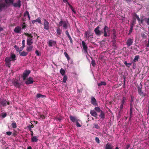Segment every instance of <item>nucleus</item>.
Instances as JSON below:
<instances>
[{
    "label": "nucleus",
    "instance_id": "nucleus-22",
    "mask_svg": "<svg viewBox=\"0 0 149 149\" xmlns=\"http://www.w3.org/2000/svg\"><path fill=\"white\" fill-rule=\"evenodd\" d=\"M99 116L101 118L104 120L105 118V114L104 112L102 111L100 112V114Z\"/></svg>",
    "mask_w": 149,
    "mask_h": 149
},
{
    "label": "nucleus",
    "instance_id": "nucleus-8",
    "mask_svg": "<svg viewBox=\"0 0 149 149\" xmlns=\"http://www.w3.org/2000/svg\"><path fill=\"white\" fill-rule=\"evenodd\" d=\"M26 80L25 81V83L26 85L32 84L34 82L33 78L31 77H29V78Z\"/></svg>",
    "mask_w": 149,
    "mask_h": 149
},
{
    "label": "nucleus",
    "instance_id": "nucleus-42",
    "mask_svg": "<svg viewBox=\"0 0 149 149\" xmlns=\"http://www.w3.org/2000/svg\"><path fill=\"white\" fill-rule=\"evenodd\" d=\"M67 79V76L66 75H64L63 79V81L64 83H65L66 82Z\"/></svg>",
    "mask_w": 149,
    "mask_h": 149
},
{
    "label": "nucleus",
    "instance_id": "nucleus-10",
    "mask_svg": "<svg viewBox=\"0 0 149 149\" xmlns=\"http://www.w3.org/2000/svg\"><path fill=\"white\" fill-rule=\"evenodd\" d=\"M6 103L8 105H9L10 104L9 102L7 101L6 99H0V104L3 106H6Z\"/></svg>",
    "mask_w": 149,
    "mask_h": 149
},
{
    "label": "nucleus",
    "instance_id": "nucleus-5",
    "mask_svg": "<svg viewBox=\"0 0 149 149\" xmlns=\"http://www.w3.org/2000/svg\"><path fill=\"white\" fill-rule=\"evenodd\" d=\"M31 73V71L30 70H25L23 74L22 77L23 78V80H25L26 78L28 77L29 74Z\"/></svg>",
    "mask_w": 149,
    "mask_h": 149
},
{
    "label": "nucleus",
    "instance_id": "nucleus-17",
    "mask_svg": "<svg viewBox=\"0 0 149 149\" xmlns=\"http://www.w3.org/2000/svg\"><path fill=\"white\" fill-rule=\"evenodd\" d=\"M91 103L94 106H96L97 105L95 99L93 97L91 98Z\"/></svg>",
    "mask_w": 149,
    "mask_h": 149
},
{
    "label": "nucleus",
    "instance_id": "nucleus-12",
    "mask_svg": "<svg viewBox=\"0 0 149 149\" xmlns=\"http://www.w3.org/2000/svg\"><path fill=\"white\" fill-rule=\"evenodd\" d=\"M81 42L82 47L84 51L85 52H86L87 54H88V47L87 45L86 44L85 42L84 41H82Z\"/></svg>",
    "mask_w": 149,
    "mask_h": 149
},
{
    "label": "nucleus",
    "instance_id": "nucleus-14",
    "mask_svg": "<svg viewBox=\"0 0 149 149\" xmlns=\"http://www.w3.org/2000/svg\"><path fill=\"white\" fill-rule=\"evenodd\" d=\"M133 39H132L131 38H129L127 41L126 44L128 47H129L132 45L133 43Z\"/></svg>",
    "mask_w": 149,
    "mask_h": 149
},
{
    "label": "nucleus",
    "instance_id": "nucleus-35",
    "mask_svg": "<svg viewBox=\"0 0 149 149\" xmlns=\"http://www.w3.org/2000/svg\"><path fill=\"white\" fill-rule=\"evenodd\" d=\"M60 73L63 76L65 75V71L62 68H61L60 71Z\"/></svg>",
    "mask_w": 149,
    "mask_h": 149
},
{
    "label": "nucleus",
    "instance_id": "nucleus-45",
    "mask_svg": "<svg viewBox=\"0 0 149 149\" xmlns=\"http://www.w3.org/2000/svg\"><path fill=\"white\" fill-rule=\"evenodd\" d=\"M7 114L6 112H2L1 113V115L3 118H5L7 116Z\"/></svg>",
    "mask_w": 149,
    "mask_h": 149
},
{
    "label": "nucleus",
    "instance_id": "nucleus-11",
    "mask_svg": "<svg viewBox=\"0 0 149 149\" xmlns=\"http://www.w3.org/2000/svg\"><path fill=\"white\" fill-rule=\"evenodd\" d=\"M99 29L100 27L98 26L94 30L97 36H100L102 34V31L100 30Z\"/></svg>",
    "mask_w": 149,
    "mask_h": 149
},
{
    "label": "nucleus",
    "instance_id": "nucleus-49",
    "mask_svg": "<svg viewBox=\"0 0 149 149\" xmlns=\"http://www.w3.org/2000/svg\"><path fill=\"white\" fill-rule=\"evenodd\" d=\"M29 15V12L27 10L26 11L24 14V16H28V15Z\"/></svg>",
    "mask_w": 149,
    "mask_h": 149
},
{
    "label": "nucleus",
    "instance_id": "nucleus-40",
    "mask_svg": "<svg viewBox=\"0 0 149 149\" xmlns=\"http://www.w3.org/2000/svg\"><path fill=\"white\" fill-rule=\"evenodd\" d=\"M126 98L125 97L123 96L122 99L121 101V102L124 104L125 103Z\"/></svg>",
    "mask_w": 149,
    "mask_h": 149
},
{
    "label": "nucleus",
    "instance_id": "nucleus-60",
    "mask_svg": "<svg viewBox=\"0 0 149 149\" xmlns=\"http://www.w3.org/2000/svg\"><path fill=\"white\" fill-rule=\"evenodd\" d=\"M56 120H58L59 121H60L61 120V119L60 118H56Z\"/></svg>",
    "mask_w": 149,
    "mask_h": 149
},
{
    "label": "nucleus",
    "instance_id": "nucleus-2",
    "mask_svg": "<svg viewBox=\"0 0 149 149\" xmlns=\"http://www.w3.org/2000/svg\"><path fill=\"white\" fill-rule=\"evenodd\" d=\"M103 31H102V33H103L105 37L110 36V31L109 28L106 25L104 26L103 29Z\"/></svg>",
    "mask_w": 149,
    "mask_h": 149
},
{
    "label": "nucleus",
    "instance_id": "nucleus-57",
    "mask_svg": "<svg viewBox=\"0 0 149 149\" xmlns=\"http://www.w3.org/2000/svg\"><path fill=\"white\" fill-rule=\"evenodd\" d=\"M25 40H23L22 41V46H25Z\"/></svg>",
    "mask_w": 149,
    "mask_h": 149
},
{
    "label": "nucleus",
    "instance_id": "nucleus-24",
    "mask_svg": "<svg viewBox=\"0 0 149 149\" xmlns=\"http://www.w3.org/2000/svg\"><path fill=\"white\" fill-rule=\"evenodd\" d=\"M105 149H113V147L109 143H107L105 146Z\"/></svg>",
    "mask_w": 149,
    "mask_h": 149
},
{
    "label": "nucleus",
    "instance_id": "nucleus-62",
    "mask_svg": "<svg viewBox=\"0 0 149 149\" xmlns=\"http://www.w3.org/2000/svg\"><path fill=\"white\" fill-rule=\"evenodd\" d=\"M71 10L75 14L76 13V11L74 10V8L73 7L72 8H71Z\"/></svg>",
    "mask_w": 149,
    "mask_h": 149
},
{
    "label": "nucleus",
    "instance_id": "nucleus-51",
    "mask_svg": "<svg viewBox=\"0 0 149 149\" xmlns=\"http://www.w3.org/2000/svg\"><path fill=\"white\" fill-rule=\"evenodd\" d=\"M65 33L69 38L71 37L70 36L68 30H67L65 31Z\"/></svg>",
    "mask_w": 149,
    "mask_h": 149
},
{
    "label": "nucleus",
    "instance_id": "nucleus-13",
    "mask_svg": "<svg viewBox=\"0 0 149 149\" xmlns=\"http://www.w3.org/2000/svg\"><path fill=\"white\" fill-rule=\"evenodd\" d=\"M12 5L15 7L20 8L21 6V1L20 0H18L17 2L13 3Z\"/></svg>",
    "mask_w": 149,
    "mask_h": 149
},
{
    "label": "nucleus",
    "instance_id": "nucleus-27",
    "mask_svg": "<svg viewBox=\"0 0 149 149\" xmlns=\"http://www.w3.org/2000/svg\"><path fill=\"white\" fill-rule=\"evenodd\" d=\"M107 85V83L105 81H101L100 83H97V85L98 86H105Z\"/></svg>",
    "mask_w": 149,
    "mask_h": 149
},
{
    "label": "nucleus",
    "instance_id": "nucleus-53",
    "mask_svg": "<svg viewBox=\"0 0 149 149\" xmlns=\"http://www.w3.org/2000/svg\"><path fill=\"white\" fill-rule=\"evenodd\" d=\"M95 141L96 142L98 143H100V140L99 138L97 137H96L95 138Z\"/></svg>",
    "mask_w": 149,
    "mask_h": 149
},
{
    "label": "nucleus",
    "instance_id": "nucleus-38",
    "mask_svg": "<svg viewBox=\"0 0 149 149\" xmlns=\"http://www.w3.org/2000/svg\"><path fill=\"white\" fill-rule=\"evenodd\" d=\"M45 97V95H42L40 93H38L36 95V97L37 98H39V97Z\"/></svg>",
    "mask_w": 149,
    "mask_h": 149
},
{
    "label": "nucleus",
    "instance_id": "nucleus-3",
    "mask_svg": "<svg viewBox=\"0 0 149 149\" xmlns=\"http://www.w3.org/2000/svg\"><path fill=\"white\" fill-rule=\"evenodd\" d=\"M69 24L68 22L63 21L62 19L59 23V26H62L63 29H67L68 28Z\"/></svg>",
    "mask_w": 149,
    "mask_h": 149
},
{
    "label": "nucleus",
    "instance_id": "nucleus-20",
    "mask_svg": "<svg viewBox=\"0 0 149 149\" xmlns=\"http://www.w3.org/2000/svg\"><path fill=\"white\" fill-rule=\"evenodd\" d=\"M36 22H38L39 24H41V21L40 19V18L39 17L36 20L32 21V23L34 24Z\"/></svg>",
    "mask_w": 149,
    "mask_h": 149
},
{
    "label": "nucleus",
    "instance_id": "nucleus-1",
    "mask_svg": "<svg viewBox=\"0 0 149 149\" xmlns=\"http://www.w3.org/2000/svg\"><path fill=\"white\" fill-rule=\"evenodd\" d=\"M24 34L26 36H28L27 40V44L28 46H30L33 44V36L31 34H30L27 33H24Z\"/></svg>",
    "mask_w": 149,
    "mask_h": 149
},
{
    "label": "nucleus",
    "instance_id": "nucleus-36",
    "mask_svg": "<svg viewBox=\"0 0 149 149\" xmlns=\"http://www.w3.org/2000/svg\"><path fill=\"white\" fill-rule=\"evenodd\" d=\"M139 58V55L136 56L133 60L134 62H136V61H138Z\"/></svg>",
    "mask_w": 149,
    "mask_h": 149
},
{
    "label": "nucleus",
    "instance_id": "nucleus-4",
    "mask_svg": "<svg viewBox=\"0 0 149 149\" xmlns=\"http://www.w3.org/2000/svg\"><path fill=\"white\" fill-rule=\"evenodd\" d=\"M43 26L44 29L46 30H49L50 27L49 23V22L45 19H43Z\"/></svg>",
    "mask_w": 149,
    "mask_h": 149
},
{
    "label": "nucleus",
    "instance_id": "nucleus-37",
    "mask_svg": "<svg viewBox=\"0 0 149 149\" xmlns=\"http://www.w3.org/2000/svg\"><path fill=\"white\" fill-rule=\"evenodd\" d=\"M91 59H92V61H91V64L94 67L96 65L95 62L94 60H93L92 59V57H91Z\"/></svg>",
    "mask_w": 149,
    "mask_h": 149
},
{
    "label": "nucleus",
    "instance_id": "nucleus-31",
    "mask_svg": "<svg viewBox=\"0 0 149 149\" xmlns=\"http://www.w3.org/2000/svg\"><path fill=\"white\" fill-rule=\"evenodd\" d=\"M14 0H5V3L6 4H8L9 3H11L12 4L13 3Z\"/></svg>",
    "mask_w": 149,
    "mask_h": 149
},
{
    "label": "nucleus",
    "instance_id": "nucleus-58",
    "mask_svg": "<svg viewBox=\"0 0 149 149\" xmlns=\"http://www.w3.org/2000/svg\"><path fill=\"white\" fill-rule=\"evenodd\" d=\"M24 46H22V47H21L20 48V50L19 51H18L19 52H20L21 51H22L24 48Z\"/></svg>",
    "mask_w": 149,
    "mask_h": 149
},
{
    "label": "nucleus",
    "instance_id": "nucleus-63",
    "mask_svg": "<svg viewBox=\"0 0 149 149\" xmlns=\"http://www.w3.org/2000/svg\"><path fill=\"white\" fill-rule=\"evenodd\" d=\"M146 46L147 47H149V38L148 40V43L146 45Z\"/></svg>",
    "mask_w": 149,
    "mask_h": 149
},
{
    "label": "nucleus",
    "instance_id": "nucleus-39",
    "mask_svg": "<svg viewBox=\"0 0 149 149\" xmlns=\"http://www.w3.org/2000/svg\"><path fill=\"white\" fill-rule=\"evenodd\" d=\"M64 54L65 57L67 58V60L68 61L70 59V57L68 56V53L66 52H65Z\"/></svg>",
    "mask_w": 149,
    "mask_h": 149
},
{
    "label": "nucleus",
    "instance_id": "nucleus-29",
    "mask_svg": "<svg viewBox=\"0 0 149 149\" xmlns=\"http://www.w3.org/2000/svg\"><path fill=\"white\" fill-rule=\"evenodd\" d=\"M85 37L86 38H88L89 37L92 38V36L91 35H89L87 31H86L85 33Z\"/></svg>",
    "mask_w": 149,
    "mask_h": 149
},
{
    "label": "nucleus",
    "instance_id": "nucleus-61",
    "mask_svg": "<svg viewBox=\"0 0 149 149\" xmlns=\"http://www.w3.org/2000/svg\"><path fill=\"white\" fill-rule=\"evenodd\" d=\"M67 3L70 8H72L73 7L68 2Z\"/></svg>",
    "mask_w": 149,
    "mask_h": 149
},
{
    "label": "nucleus",
    "instance_id": "nucleus-23",
    "mask_svg": "<svg viewBox=\"0 0 149 149\" xmlns=\"http://www.w3.org/2000/svg\"><path fill=\"white\" fill-rule=\"evenodd\" d=\"M12 61H14L16 60V55L15 54L11 53L10 54V57Z\"/></svg>",
    "mask_w": 149,
    "mask_h": 149
},
{
    "label": "nucleus",
    "instance_id": "nucleus-52",
    "mask_svg": "<svg viewBox=\"0 0 149 149\" xmlns=\"http://www.w3.org/2000/svg\"><path fill=\"white\" fill-rule=\"evenodd\" d=\"M35 53L36 54L37 56H39L40 55V53L38 51L36 50L35 51Z\"/></svg>",
    "mask_w": 149,
    "mask_h": 149
},
{
    "label": "nucleus",
    "instance_id": "nucleus-28",
    "mask_svg": "<svg viewBox=\"0 0 149 149\" xmlns=\"http://www.w3.org/2000/svg\"><path fill=\"white\" fill-rule=\"evenodd\" d=\"M31 141L32 142H37L38 141V139L37 137L36 136H33L31 139Z\"/></svg>",
    "mask_w": 149,
    "mask_h": 149
},
{
    "label": "nucleus",
    "instance_id": "nucleus-56",
    "mask_svg": "<svg viewBox=\"0 0 149 149\" xmlns=\"http://www.w3.org/2000/svg\"><path fill=\"white\" fill-rule=\"evenodd\" d=\"M6 133L8 136H10L12 134V132L10 131L7 132Z\"/></svg>",
    "mask_w": 149,
    "mask_h": 149
},
{
    "label": "nucleus",
    "instance_id": "nucleus-21",
    "mask_svg": "<svg viewBox=\"0 0 149 149\" xmlns=\"http://www.w3.org/2000/svg\"><path fill=\"white\" fill-rule=\"evenodd\" d=\"M70 118L71 120L73 123L76 122L78 120L75 117L72 116H70Z\"/></svg>",
    "mask_w": 149,
    "mask_h": 149
},
{
    "label": "nucleus",
    "instance_id": "nucleus-47",
    "mask_svg": "<svg viewBox=\"0 0 149 149\" xmlns=\"http://www.w3.org/2000/svg\"><path fill=\"white\" fill-rule=\"evenodd\" d=\"M26 24L25 22H23L22 24V29H25L26 26Z\"/></svg>",
    "mask_w": 149,
    "mask_h": 149
},
{
    "label": "nucleus",
    "instance_id": "nucleus-34",
    "mask_svg": "<svg viewBox=\"0 0 149 149\" xmlns=\"http://www.w3.org/2000/svg\"><path fill=\"white\" fill-rule=\"evenodd\" d=\"M95 110L97 112H100L102 110H101L100 107H95L94 108Z\"/></svg>",
    "mask_w": 149,
    "mask_h": 149
},
{
    "label": "nucleus",
    "instance_id": "nucleus-26",
    "mask_svg": "<svg viewBox=\"0 0 149 149\" xmlns=\"http://www.w3.org/2000/svg\"><path fill=\"white\" fill-rule=\"evenodd\" d=\"M33 48V47L32 45H31L28 46L26 48V51L28 52H30L32 51Z\"/></svg>",
    "mask_w": 149,
    "mask_h": 149
},
{
    "label": "nucleus",
    "instance_id": "nucleus-15",
    "mask_svg": "<svg viewBox=\"0 0 149 149\" xmlns=\"http://www.w3.org/2000/svg\"><path fill=\"white\" fill-rule=\"evenodd\" d=\"M138 91L139 94L142 97H143L145 96L146 94L142 91L141 88L140 87L138 88Z\"/></svg>",
    "mask_w": 149,
    "mask_h": 149
},
{
    "label": "nucleus",
    "instance_id": "nucleus-46",
    "mask_svg": "<svg viewBox=\"0 0 149 149\" xmlns=\"http://www.w3.org/2000/svg\"><path fill=\"white\" fill-rule=\"evenodd\" d=\"M124 63L125 65L126 66L128 67H129L131 65V63H127V61H125Z\"/></svg>",
    "mask_w": 149,
    "mask_h": 149
},
{
    "label": "nucleus",
    "instance_id": "nucleus-54",
    "mask_svg": "<svg viewBox=\"0 0 149 149\" xmlns=\"http://www.w3.org/2000/svg\"><path fill=\"white\" fill-rule=\"evenodd\" d=\"M124 104L120 102V111L123 108Z\"/></svg>",
    "mask_w": 149,
    "mask_h": 149
},
{
    "label": "nucleus",
    "instance_id": "nucleus-33",
    "mask_svg": "<svg viewBox=\"0 0 149 149\" xmlns=\"http://www.w3.org/2000/svg\"><path fill=\"white\" fill-rule=\"evenodd\" d=\"M93 125H94L93 128H95L97 129H98L99 130H100V127L99 125L98 124L96 123H94Z\"/></svg>",
    "mask_w": 149,
    "mask_h": 149
},
{
    "label": "nucleus",
    "instance_id": "nucleus-19",
    "mask_svg": "<svg viewBox=\"0 0 149 149\" xmlns=\"http://www.w3.org/2000/svg\"><path fill=\"white\" fill-rule=\"evenodd\" d=\"M21 30V27L19 26H17L15 28L14 30V31L16 33H21L20 31Z\"/></svg>",
    "mask_w": 149,
    "mask_h": 149
},
{
    "label": "nucleus",
    "instance_id": "nucleus-30",
    "mask_svg": "<svg viewBox=\"0 0 149 149\" xmlns=\"http://www.w3.org/2000/svg\"><path fill=\"white\" fill-rule=\"evenodd\" d=\"M28 54V53L27 52L24 51H23L19 53L20 56H26Z\"/></svg>",
    "mask_w": 149,
    "mask_h": 149
},
{
    "label": "nucleus",
    "instance_id": "nucleus-41",
    "mask_svg": "<svg viewBox=\"0 0 149 149\" xmlns=\"http://www.w3.org/2000/svg\"><path fill=\"white\" fill-rule=\"evenodd\" d=\"M11 126L13 128H16L17 127V124L15 122L11 124Z\"/></svg>",
    "mask_w": 149,
    "mask_h": 149
},
{
    "label": "nucleus",
    "instance_id": "nucleus-7",
    "mask_svg": "<svg viewBox=\"0 0 149 149\" xmlns=\"http://www.w3.org/2000/svg\"><path fill=\"white\" fill-rule=\"evenodd\" d=\"M113 33L112 35V39L113 43H116V38H117V34L116 31L114 29L113 30Z\"/></svg>",
    "mask_w": 149,
    "mask_h": 149
},
{
    "label": "nucleus",
    "instance_id": "nucleus-16",
    "mask_svg": "<svg viewBox=\"0 0 149 149\" xmlns=\"http://www.w3.org/2000/svg\"><path fill=\"white\" fill-rule=\"evenodd\" d=\"M90 113L92 116L95 117H97V114L96 111L93 110H91L90 111Z\"/></svg>",
    "mask_w": 149,
    "mask_h": 149
},
{
    "label": "nucleus",
    "instance_id": "nucleus-44",
    "mask_svg": "<svg viewBox=\"0 0 149 149\" xmlns=\"http://www.w3.org/2000/svg\"><path fill=\"white\" fill-rule=\"evenodd\" d=\"M133 29V27L132 26H130V29L129 32L128 33V35H130L132 31V30Z\"/></svg>",
    "mask_w": 149,
    "mask_h": 149
},
{
    "label": "nucleus",
    "instance_id": "nucleus-32",
    "mask_svg": "<svg viewBox=\"0 0 149 149\" xmlns=\"http://www.w3.org/2000/svg\"><path fill=\"white\" fill-rule=\"evenodd\" d=\"M11 58L9 57H6L5 60V62H7L10 63V61H11Z\"/></svg>",
    "mask_w": 149,
    "mask_h": 149
},
{
    "label": "nucleus",
    "instance_id": "nucleus-48",
    "mask_svg": "<svg viewBox=\"0 0 149 149\" xmlns=\"http://www.w3.org/2000/svg\"><path fill=\"white\" fill-rule=\"evenodd\" d=\"M134 16L136 18L139 22L140 21V19L139 17L136 13H135L134 14Z\"/></svg>",
    "mask_w": 149,
    "mask_h": 149
},
{
    "label": "nucleus",
    "instance_id": "nucleus-64",
    "mask_svg": "<svg viewBox=\"0 0 149 149\" xmlns=\"http://www.w3.org/2000/svg\"><path fill=\"white\" fill-rule=\"evenodd\" d=\"M70 40V42L71 43H72V42H73V41H72V38H71V37H70V38H69Z\"/></svg>",
    "mask_w": 149,
    "mask_h": 149
},
{
    "label": "nucleus",
    "instance_id": "nucleus-18",
    "mask_svg": "<svg viewBox=\"0 0 149 149\" xmlns=\"http://www.w3.org/2000/svg\"><path fill=\"white\" fill-rule=\"evenodd\" d=\"M56 44V42L53 40H50L49 41L48 45L49 47H52L53 46H55Z\"/></svg>",
    "mask_w": 149,
    "mask_h": 149
},
{
    "label": "nucleus",
    "instance_id": "nucleus-43",
    "mask_svg": "<svg viewBox=\"0 0 149 149\" xmlns=\"http://www.w3.org/2000/svg\"><path fill=\"white\" fill-rule=\"evenodd\" d=\"M136 22V19L135 18H133V20L132 21V23H131V25L130 26H132L133 27L134 24Z\"/></svg>",
    "mask_w": 149,
    "mask_h": 149
},
{
    "label": "nucleus",
    "instance_id": "nucleus-9",
    "mask_svg": "<svg viewBox=\"0 0 149 149\" xmlns=\"http://www.w3.org/2000/svg\"><path fill=\"white\" fill-rule=\"evenodd\" d=\"M13 83L15 87L18 88L20 87L21 84L19 83V81L17 79H14Z\"/></svg>",
    "mask_w": 149,
    "mask_h": 149
},
{
    "label": "nucleus",
    "instance_id": "nucleus-59",
    "mask_svg": "<svg viewBox=\"0 0 149 149\" xmlns=\"http://www.w3.org/2000/svg\"><path fill=\"white\" fill-rule=\"evenodd\" d=\"M34 127L33 125H29L28 126V128H33Z\"/></svg>",
    "mask_w": 149,
    "mask_h": 149
},
{
    "label": "nucleus",
    "instance_id": "nucleus-55",
    "mask_svg": "<svg viewBox=\"0 0 149 149\" xmlns=\"http://www.w3.org/2000/svg\"><path fill=\"white\" fill-rule=\"evenodd\" d=\"M5 63H6V66H7L9 68L10 67V64H11V63H10L7 62H5Z\"/></svg>",
    "mask_w": 149,
    "mask_h": 149
},
{
    "label": "nucleus",
    "instance_id": "nucleus-50",
    "mask_svg": "<svg viewBox=\"0 0 149 149\" xmlns=\"http://www.w3.org/2000/svg\"><path fill=\"white\" fill-rule=\"evenodd\" d=\"M79 120H78L76 122V126L77 127H81V125L80 124H79V123L78 122V121H79Z\"/></svg>",
    "mask_w": 149,
    "mask_h": 149
},
{
    "label": "nucleus",
    "instance_id": "nucleus-25",
    "mask_svg": "<svg viewBox=\"0 0 149 149\" xmlns=\"http://www.w3.org/2000/svg\"><path fill=\"white\" fill-rule=\"evenodd\" d=\"M62 31L60 29V28L58 27L56 30V32L57 35L58 36H60L61 35Z\"/></svg>",
    "mask_w": 149,
    "mask_h": 149
},
{
    "label": "nucleus",
    "instance_id": "nucleus-6",
    "mask_svg": "<svg viewBox=\"0 0 149 149\" xmlns=\"http://www.w3.org/2000/svg\"><path fill=\"white\" fill-rule=\"evenodd\" d=\"M7 5L5 3V0H0V10H1L2 8L7 7Z\"/></svg>",
    "mask_w": 149,
    "mask_h": 149
}]
</instances>
